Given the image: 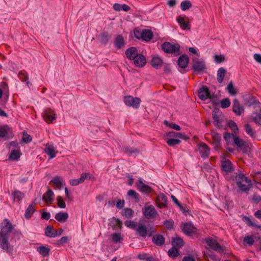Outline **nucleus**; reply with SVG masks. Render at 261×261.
<instances>
[{"instance_id": "nucleus-27", "label": "nucleus", "mask_w": 261, "mask_h": 261, "mask_svg": "<svg viewBox=\"0 0 261 261\" xmlns=\"http://www.w3.org/2000/svg\"><path fill=\"white\" fill-rule=\"evenodd\" d=\"M111 35L107 32L100 34L98 36L100 42L102 44H106L111 39Z\"/></svg>"}, {"instance_id": "nucleus-23", "label": "nucleus", "mask_w": 261, "mask_h": 261, "mask_svg": "<svg viewBox=\"0 0 261 261\" xmlns=\"http://www.w3.org/2000/svg\"><path fill=\"white\" fill-rule=\"evenodd\" d=\"M54 194L51 189H48L46 193L43 195V199L48 203H51L54 201L53 196Z\"/></svg>"}, {"instance_id": "nucleus-31", "label": "nucleus", "mask_w": 261, "mask_h": 261, "mask_svg": "<svg viewBox=\"0 0 261 261\" xmlns=\"http://www.w3.org/2000/svg\"><path fill=\"white\" fill-rule=\"evenodd\" d=\"M226 73V70L223 68H220L217 71V81L218 83H222Z\"/></svg>"}, {"instance_id": "nucleus-28", "label": "nucleus", "mask_w": 261, "mask_h": 261, "mask_svg": "<svg viewBox=\"0 0 261 261\" xmlns=\"http://www.w3.org/2000/svg\"><path fill=\"white\" fill-rule=\"evenodd\" d=\"M163 64L162 59L159 57H153L151 61V65L155 68H159Z\"/></svg>"}, {"instance_id": "nucleus-3", "label": "nucleus", "mask_w": 261, "mask_h": 261, "mask_svg": "<svg viewBox=\"0 0 261 261\" xmlns=\"http://www.w3.org/2000/svg\"><path fill=\"white\" fill-rule=\"evenodd\" d=\"M125 105L128 107H132L134 109H138L140 107L141 99L138 97H134L132 96H126L124 98Z\"/></svg>"}, {"instance_id": "nucleus-41", "label": "nucleus", "mask_w": 261, "mask_h": 261, "mask_svg": "<svg viewBox=\"0 0 261 261\" xmlns=\"http://www.w3.org/2000/svg\"><path fill=\"white\" fill-rule=\"evenodd\" d=\"M20 152L18 150H13L11 151L9 158L12 160H17L20 156Z\"/></svg>"}, {"instance_id": "nucleus-37", "label": "nucleus", "mask_w": 261, "mask_h": 261, "mask_svg": "<svg viewBox=\"0 0 261 261\" xmlns=\"http://www.w3.org/2000/svg\"><path fill=\"white\" fill-rule=\"evenodd\" d=\"M172 245L174 247L181 248L184 245V241L181 238L176 237L173 240Z\"/></svg>"}, {"instance_id": "nucleus-49", "label": "nucleus", "mask_w": 261, "mask_h": 261, "mask_svg": "<svg viewBox=\"0 0 261 261\" xmlns=\"http://www.w3.org/2000/svg\"><path fill=\"white\" fill-rule=\"evenodd\" d=\"M13 195L14 199H16L18 201H20L24 196L23 193L19 191H14Z\"/></svg>"}, {"instance_id": "nucleus-20", "label": "nucleus", "mask_w": 261, "mask_h": 261, "mask_svg": "<svg viewBox=\"0 0 261 261\" xmlns=\"http://www.w3.org/2000/svg\"><path fill=\"white\" fill-rule=\"evenodd\" d=\"M192 68L195 71H201L205 68V63L202 60L195 61L193 63Z\"/></svg>"}, {"instance_id": "nucleus-21", "label": "nucleus", "mask_w": 261, "mask_h": 261, "mask_svg": "<svg viewBox=\"0 0 261 261\" xmlns=\"http://www.w3.org/2000/svg\"><path fill=\"white\" fill-rule=\"evenodd\" d=\"M237 185L241 190L244 192L249 191L252 187V184L250 180H247L246 182H241L240 181H238L237 182Z\"/></svg>"}, {"instance_id": "nucleus-36", "label": "nucleus", "mask_w": 261, "mask_h": 261, "mask_svg": "<svg viewBox=\"0 0 261 261\" xmlns=\"http://www.w3.org/2000/svg\"><path fill=\"white\" fill-rule=\"evenodd\" d=\"M94 178V176L90 174L89 172H83L81 175L80 177L79 178V180L81 183L84 182L85 179L91 180Z\"/></svg>"}, {"instance_id": "nucleus-30", "label": "nucleus", "mask_w": 261, "mask_h": 261, "mask_svg": "<svg viewBox=\"0 0 261 261\" xmlns=\"http://www.w3.org/2000/svg\"><path fill=\"white\" fill-rule=\"evenodd\" d=\"M177 21L182 30H189L190 29L189 22L186 21L184 17H179L177 18Z\"/></svg>"}, {"instance_id": "nucleus-22", "label": "nucleus", "mask_w": 261, "mask_h": 261, "mask_svg": "<svg viewBox=\"0 0 261 261\" xmlns=\"http://www.w3.org/2000/svg\"><path fill=\"white\" fill-rule=\"evenodd\" d=\"M189 58L187 55L181 56L178 60V65L181 68H186L188 64Z\"/></svg>"}, {"instance_id": "nucleus-9", "label": "nucleus", "mask_w": 261, "mask_h": 261, "mask_svg": "<svg viewBox=\"0 0 261 261\" xmlns=\"http://www.w3.org/2000/svg\"><path fill=\"white\" fill-rule=\"evenodd\" d=\"M182 229L184 232L188 236H192L196 233L197 231L196 228L190 223H183Z\"/></svg>"}, {"instance_id": "nucleus-39", "label": "nucleus", "mask_w": 261, "mask_h": 261, "mask_svg": "<svg viewBox=\"0 0 261 261\" xmlns=\"http://www.w3.org/2000/svg\"><path fill=\"white\" fill-rule=\"evenodd\" d=\"M232 137L234 143L237 147H242L244 145V143L242 139L234 134H232Z\"/></svg>"}, {"instance_id": "nucleus-55", "label": "nucleus", "mask_w": 261, "mask_h": 261, "mask_svg": "<svg viewBox=\"0 0 261 261\" xmlns=\"http://www.w3.org/2000/svg\"><path fill=\"white\" fill-rule=\"evenodd\" d=\"M230 105V101L227 98H224L222 100L221 102V107L223 109L228 108Z\"/></svg>"}, {"instance_id": "nucleus-12", "label": "nucleus", "mask_w": 261, "mask_h": 261, "mask_svg": "<svg viewBox=\"0 0 261 261\" xmlns=\"http://www.w3.org/2000/svg\"><path fill=\"white\" fill-rule=\"evenodd\" d=\"M167 197L163 193H161L157 196L156 203L159 207L162 208L166 207L167 206Z\"/></svg>"}, {"instance_id": "nucleus-38", "label": "nucleus", "mask_w": 261, "mask_h": 261, "mask_svg": "<svg viewBox=\"0 0 261 261\" xmlns=\"http://www.w3.org/2000/svg\"><path fill=\"white\" fill-rule=\"evenodd\" d=\"M168 136L169 137L178 138L184 140H186L188 138V137L185 135L182 134L180 133L175 132L173 131L169 132L168 134Z\"/></svg>"}, {"instance_id": "nucleus-48", "label": "nucleus", "mask_w": 261, "mask_h": 261, "mask_svg": "<svg viewBox=\"0 0 261 261\" xmlns=\"http://www.w3.org/2000/svg\"><path fill=\"white\" fill-rule=\"evenodd\" d=\"M244 127L246 133L251 137H254V131L251 126L249 124H246L245 125Z\"/></svg>"}, {"instance_id": "nucleus-62", "label": "nucleus", "mask_w": 261, "mask_h": 261, "mask_svg": "<svg viewBox=\"0 0 261 261\" xmlns=\"http://www.w3.org/2000/svg\"><path fill=\"white\" fill-rule=\"evenodd\" d=\"M124 152L126 153H128L129 155L133 153H137L139 152V150L136 148H125Z\"/></svg>"}, {"instance_id": "nucleus-6", "label": "nucleus", "mask_w": 261, "mask_h": 261, "mask_svg": "<svg viewBox=\"0 0 261 261\" xmlns=\"http://www.w3.org/2000/svg\"><path fill=\"white\" fill-rule=\"evenodd\" d=\"M205 242L208 246L213 250L219 252L223 253L224 252L223 248L215 240L207 238L205 239Z\"/></svg>"}, {"instance_id": "nucleus-14", "label": "nucleus", "mask_w": 261, "mask_h": 261, "mask_svg": "<svg viewBox=\"0 0 261 261\" xmlns=\"http://www.w3.org/2000/svg\"><path fill=\"white\" fill-rule=\"evenodd\" d=\"M125 44L124 37L121 35H116L114 40V45L117 49L122 48Z\"/></svg>"}, {"instance_id": "nucleus-16", "label": "nucleus", "mask_w": 261, "mask_h": 261, "mask_svg": "<svg viewBox=\"0 0 261 261\" xmlns=\"http://www.w3.org/2000/svg\"><path fill=\"white\" fill-rule=\"evenodd\" d=\"M232 111L238 116H240L244 111L243 107L241 106L237 99L233 101Z\"/></svg>"}, {"instance_id": "nucleus-43", "label": "nucleus", "mask_w": 261, "mask_h": 261, "mask_svg": "<svg viewBox=\"0 0 261 261\" xmlns=\"http://www.w3.org/2000/svg\"><path fill=\"white\" fill-rule=\"evenodd\" d=\"M192 7V3L189 1H185L181 3L180 7L182 11L189 9Z\"/></svg>"}, {"instance_id": "nucleus-50", "label": "nucleus", "mask_w": 261, "mask_h": 261, "mask_svg": "<svg viewBox=\"0 0 261 261\" xmlns=\"http://www.w3.org/2000/svg\"><path fill=\"white\" fill-rule=\"evenodd\" d=\"M124 224L126 227L135 230L137 228V223L132 220H126L124 222Z\"/></svg>"}, {"instance_id": "nucleus-2", "label": "nucleus", "mask_w": 261, "mask_h": 261, "mask_svg": "<svg viewBox=\"0 0 261 261\" xmlns=\"http://www.w3.org/2000/svg\"><path fill=\"white\" fill-rule=\"evenodd\" d=\"M162 49L168 54H179L180 46L178 44L166 42L162 45Z\"/></svg>"}, {"instance_id": "nucleus-11", "label": "nucleus", "mask_w": 261, "mask_h": 261, "mask_svg": "<svg viewBox=\"0 0 261 261\" xmlns=\"http://www.w3.org/2000/svg\"><path fill=\"white\" fill-rule=\"evenodd\" d=\"M136 186L138 189L143 193L148 194L152 191V188L143 183L141 179L138 180V182L136 183Z\"/></svg>"}, {"instance_id": "nucleus-26", "label": "nucleus", "mask_w": 261, "mask_h": 261, "mask_svg": "<svg viewBox=\"0 0 261 261\" xmlns=\"http://www.w3.org/2000/svg\"><path fill=\"white\" fill-rule=\"evenodd\" d=\"M45 152L50 156V159L55 158L57 152L55 151V147L49 144H46L45 147Z\"/></svg>"}, {"instance_id": "nucleus-61", "label": "nucleus", "mask_w": 261, "mask_h": 261, "mask_svg": "<svg viewBox=\"0 0 261 261\" xmlns=\"http://www.w3.org/2000/svg\"><path fill=\"white\" fill-rule=\"evenodd\" d=\"M22 140L26 143H28L32 140V137L27 133H23Z\"/></svg>"}, {"instance_id": "nucleus-17", "label": "nucleus", "mask_w": 261, "mask_h": 261, "mask_svg": "<svg viewBox=\"0 0 261 261\" xmlns=\"http://www.w3.org/2000/svg\"><path fill=\"white\" fill-rule=\"evenodd\" d=\"M125 55L126 57L129 60H134L139 54L136 47H132L126 50Z\"/></svg>"}, {"instance_id": "nucleus-56", "label": "nucleus", "mask_w": 261, "mask_h": 261, "mask_svg": "<svg viewBox=\"0 0 261 261\" xmlns=\"http://www.w3.org/2000/svg\"><path fill=\"white\" fill-rule=\"evenodd\" d=\"M237 182L238 181L246 182L247 180H249L243 174L240 173L236 176Z\"/></svg>"}, {"instance_id": "nucleus-1", "label": "nucleus", "mask_w": 261, "mask_h": 261, "mask_svg": "<svg viewBox=\"0 0 261 261\" xmlns=\"http://www.w3.org/2000/svg\"><path fill=\"white\" fill-rule=\"evenodd\" d=\"M15 225H13L9 220L7 218L0 224V247L4 250H8L10 245L9 243V238L11 232H17L15 229Z\"/></svg>"}, {"instance_id": "nucleus-63", "label": "nucleus", "mask_w": 261, "mask_h": 261, "mask_svg": "<svg viewBox=\"0 0 261 261\" xmlns=\"http://www.w3.org/2000/svg\"><path fill=\"white\" fill-rule=\"evenodd\" d=\"M164 224L168 229H171L173 226V223L172 221L166 220Z\"/></svg>"}, {"instance_id": "nucleus-42", "label": "nucleus", "mask_w": 261, "mask_h": 261, "mask_svg": "<svg viewBox=\"0 0 261 261\" xmlns=\"http://www.w3.org/2000/svg\"><path fill=\"white\" fill-rule=\"evenodd\" d=\"M243 220L248 225H249L250 226H252V227H256V228H261V226L256 224L255 222H253L250 218H249L247 216H244L243 218Z\"/></svg>"}, {"instance_id": "nucleus-60", "label": "nucleus", "mask_w": 261, "mask_h": 261, "mask_svg": "<svg viewBox=\"0 0 261 261\" xmlns=\"http://www.w3.org/2000/svg\"><path fill=\"white\" fill-rule=\"evenodd\" d=\"M244 241L250 245H253L254 242L253 238L249 236L245 237L244 238Z\"/></svg>"}, {"instance_id": "nucleus-52", "label": "nucleus", "mask_w": 261, "mask_h": 261, "mask_svg": "<svg viewBox=\"0 0 261 261\" xmlns=\"http://www.w3.org/2000/svg\"><path fill=\"white\" fill-rule=\"evenodd\" d=\"M57 205L59 207L64 208L66 207V203L63 200L61 196H59L57 197Z\"/></svg>"}, {"instance_id": "nucleus-18", "label": "nucleus", "mask_w": 261, "mask_h": 261, "mask_svg": "<svg viewBox=\"0 0 261 261\" xmlns=\"http://www.w3.org/2000/svg\"><path fill=\"white\" fill-rule=\"evenodd\" d=\"M222 114L220 112H214L213 113V118L215 121V125L218 128H222L221 124L222 121Z\"/></svg>"}, {"instance_id": "nucleus-13", "label": "nucleus", "mask_w": 261, "mask_h": 261, "mask_svg": "<svg viewBox=\"0 0 261 261\" xmlns=\"http://www.w3.org/2000/svg\"><path fill=\"white\" fill-rule=\"evenodd\" d=\"M221 167L223 172L226 173L232 172L233 170L231 162L228 160L222 161Z\"/></svg>"}, {"instance_id": "nucleus-15", "label": "nucleus", "mask_w": 261, "mask_h": 261, "mask_svg": "<svg viewBox=\"0 0 261 261\" xmlns=\"http://www.w3.org/2000/svg\"><path fill=\"white\" fill-rule=\"evenodd\" d=\"M199 150L202 158H208L210 153V149L208 146H207L205 143H202L199 145Z\"/></svg>"}, {"instance_id": "nucleus-19", "label": "nucleus", "mask_w": 261, "mask_h": 261, "mask_svg": "<svg viewBox=\"0 0 261 261\" xmlns=\"http://www.w3.org/2000/svg\"><path fill=\"white\" fill-rule=\"evenodd\" d=\"M134 62L136 66L140 67H143L146 64V58L143 55L139 54L134 59Z\"/></svg>"}, {"instance_id": "nucleus-5", "label": "nucleus", "mask_w": 261, "mask_h": 261, "mask_svg": "<svg viewBox=\"0 0 261 261\" xmlns=\"http://www.w3.org/2000/svg\"><path fill=\"white\" fill-rule=\"evenodd\" d=\"M44 120L48 123H53L56 119V114L54 110L50 108L45 109L43 113Z\"/></svg>"}, {"instance_id": "nucleus-64", "label": "nucleus", "mask_w": 261, "mask_h": 261, "mask_svg": "<svg viewBox=\"0 0 261 261\" xmlns=\"http://www.w3.org/2000/svg\"><path fill=\"white\" fill-rule=\"evenodd\" d=\"M254 121L259 125H261V114H257L253 118Z\"/></svg>"}, {"instance_id": "nucleus-54", "label": "nucleus", "mask_w": 261, "mask_h": 261, "mask_svg": "<svg viewBox=\"0 0 261 261\" xmlns=\"http://www.w3.org/2000/svg\"><path fill=\"white\" fill-rule=\"evenodd\" d=\"M180 140L177 139H170L167 141L168 145L170 146H174L175 145L180 144Z\"/></svg>"}, {"instance_id": "nucleus-51", "label": "nucleus", "mask_w": 261, "mask_h": 261, "mask_svg": "<svg viewBox=\"0 0 261 261\" xmlns=\"http://www.w3.org/2000/svg\"><path fill=\"white\" fill-rule=\"evenodd\" d=\"M53 227L51 225H48L46 227L45 231V234L47 237L50 238H54V232L53 231Z\"/></svg>"}, {"instance_id": "nucleus-40", "label": "nucleus", "mask_w": 261, "mask_h": 261, "mask_svg": "<svg viewBox=\"0 0 261 261\" xmlns=\"http://www.w3.org/2000/svg\"><path fill=\"white\" fill-rule=\"evenodd\" d=\"M18 76L20 80L23 82H26L28 85L29 82L28 81V75L27 73L24 71H21L18 73Z\"/></svg>"}, {"instance_id": "nucleus-29", "label": "nucleus", "mask_w": 261, "mask_h": 261, "mask_svg": "<svg viewBox=\"0 0 261 261\" xmlns=\"http://www.w3.org/2000/svg\"><path fill=\"white\" fill-rule=\"evenodd\" d=\"M153 35L151 31L148 30H144L141 32V38L146 41H148L151 39Z\"/></svg>"}, {"instance_id": "nucleus-47", "label": "nucleus", "mask_w": 261, "mask_h": 261, "mask_svg": "<svg viewBox=\"0 0 261 261\" xmlns=\"http://www.w3.org/2000/svg\"><path fill=\"white\" fill-rule=\"evenodd\" d=\"M227 91L231 95H235L237 94L236 90L233 86V83L230 82L227 87Z\"/></svg>"}, {"instance_id": "nucleus-25", "label": "nucleus", "mask_w": 261, "mask_h": 261, "mask_svg": "<svg viewBox=\"0 0 261 261\" xmlns=\"http://www.w3.org/2000/svg\"><path fill=\"white\" fill-rule=\"evenodd\" d=\"M152 242L158 246H161L164 244L165 239L161 234H155L152 237Z\"/></svg>"}, {"instance_id": "nucleus-35", "label": "nucleus", "mask_w": 261, "mask_h": 261, "mask_svg": "<svg viewBox=\"0 0 261 261\" xmlns=\"http://www.w3.org/2000/svg\"><path fill=\"white\" fill-rule=\"evenodd\" d=\"M122 215L126 218H130L134 216V212L130 208H125L122 211Z\"/></svg>"}, {"instance_id": "nucleus-8", "label": "nucleus", "mask_w": 261, "mask_h": 261, "mask_svg": "<svg viewBox=\"0 0 261 261\" xmlns=\"http://www.w3.org/2000/svg\"><path fill=\"white\" fill-rule=\"evenodd\" d=\"M135 230L139 236L143 238H145L147 234L150 237L153 233V231H150V229L148 230L147 227L143 224L139 225Z\"/></svg>"}, {"instance_id": "nucleus-10", "label": "nucleus", "mask_w": 261, "mask_h": 261, "mask_svg": "<svg viewBox=\"0 0 261 261\" xmlns=\"http://www.w3.org/2000/svg\"><path fill=\"white\" fill-rule=\"evenodd\" d=\"M50 183H53L54 187L55 189H61L65 185V181L63 180L62 178L56 176L53 177L50 180Z\"/></svg>"}, {"instance_id": "nucleus-4", "label": "nucleus", "mask_w": 261, "mask_h": 261, "mask_svg": "<svg viewBox=\"0 0 261 261\" xmlns=\"http://www.w3.org/2000/svg\"><path fill=\"white\" fill-rule=\"evenodd\" d=\"M143 213L147 219H152L157 215V212L152 205L146 204L143 209Z\"/></svg>"}, {"instance_id": "nucleus-32", "label": "nucleus", "mask_w": 261, "mask_h": 261, "mask_svg": "<svg viewBox=\"0 0 261 261\" xmlns=\"http://www.w3.org/2000/svg\"><path fill=\"white\" fill-rule=\"evenodd\" d=\"M37 251L43 256H48L49 254L50 249L46 246H41L37 248Z\"/></svg>"}, {"instance_id": "nucleus-33", "label": "nucleus", "mask_w": 261, "mask_h": 261, "mask_svg": "<svg viewBox=\"0 0 261 261\" xmlns=\"http://www.w3.org/2000/svg\"><path fill=\"white\" fill-rule=\"evenodd\" d=\"M211 135L213 139L215 142V147H218L220 144V141L221 139V136L217 132L214 130L212 132Z\"/></svg>"}, {"instance_id": "nucleus-7", "label": "nucleus", "mask_w": 261, "mask_h": 261, "mask_svg": "<svg viewBox=\"0 0 261 261\" xmlns=\"http://www.w3.org/2000/svg\"><path fill=\"white\" fill-rule=\"evenodd\" d=\"M198 96L202 100H205L208 98L212 100L213 99V96L211 94L209 89L206 86H203L199 89Z\"/></svg>"}, {"instance_id": "nucleus-44", "label": "nucleus", "mask_w": 261, "mask_h": 261, "mask_svg": "<svg viewBox=\"0 0 261 261\" xmlns=\"http://www.w3.org/2000/svg\"><path fill=\"white\" fill-rule=\"evenodd\" d=\"M168 255L171 257H175L179 255V252L176 247H172L168 251Z\"/></svg>"}, {"instance_id": "nucleus-57", "label": "nucleus", "mask_w": 261, "mask_h": 261, "mask_svg": "<svg viewBox=\"0 0 261 261\" xmlns=\"http://www.w3.org/2000/svg\"><path fill=\"white\" fill-rule=\"evenodd\" d=\"M69 240V238L67 237H62L60 239L57 241L56 244L58 245H61L67 243Z\"/></svg>"}, {"instance_id": "nucleus-59", "label": "nucleus", "mask_w": 261, "mask_h": 261, "mask_svg": "<svg viewBox=\"0 0 261 261\" xmlns=\"http://www.w3.org/2000/svg\"><path fill=\"white\" fill-rule=\"evenodd\" d=\"M214 60L215 62L217 63H220L225 60V57L222 55H215L214 56Z\"/></svg>"}, {"instance_id": "nucleus-34", "label": "nucleus", "mask_w": 261, "mask_h": 261, "mask_svg": "<svg viewBox=\"0 0 261 261\" xmlns=\"http://www.w3.org/2000/svg\"><path fill=\"white\" fill-rule=\"evenodd\" d=\"M35 210L34 205L33 204H30L25 212V218L27 219L30 218L35 212Z\"/></svg>"}, {"instance_id": "nucleus-58", "label": "nucleus", "mask_w": 261, "mask_h": 261, "mask_svg": "<svg viewBox=\"0 0 261 261\" xmlns=\"http://www.w3.org/2000/svg\"><path fill=\"white\" fill-rule=\"evenodd\" d=\"M127 194L135 199H139V194L134 190H129L127 192Z\"/></svg>"}, {"instance_id": "nucleus-53", "label": "nucleus", "mask_w": 261, "mask_h": 261, "mask_svg": "<svg viewBox=\"0 0 261 261\" xmlns=\"http://www.w3.org/2000/svg\"><path fill=\"white\" fill-rule=\"evenodd\" d=\"M112 240L115 243L119 242L122 240L120 233H114L112 234Z\"/></svg>"}, {"instance_id": "nucleus-45", "label": "nucleus", "mask_w": 261, "mask_h": 261, "mask_svg": "<svg viewBox=\"0 0 261 261\" xmlns=\"http://www.w3.org/2000/svg\"><path fill=\"white\" fill-rule=\"evenodd\" d=\"M9 128L7 125L0 126V138H4L8 135Z\"/></svg>"}, {"instance_id": "nucleus-46", "label": "nucleus", "mask_w": 261, "mask_h": 261, "mask_svg": "<svg viewBox=\"0 0 261 261\" xmlns=\"http://www.w3.org/2000/svg\"><path fill=\"white\" fill-rule=\"evenodd\" d=\"M228 126L233 132V133L232 134L235 135L238 133L239 129L238 126L234 121H230L228 123Z\"/></svg>"}, {"instance_id": "nucleus-24", "label": "nucleus", "mask_w": 261, "mask_h": 261, "mask_svg": "<svg viewBox=\"0 0 261 261\" xmlns=\"http://www.w3.org/2000/svg\"><path fill=\"white\" fill-rule=\"evenodd\" d=\"M68 213L66 212H60L56 214L55 218L59 222H65L68 219Z\"/></svg>"}]
</instances>
